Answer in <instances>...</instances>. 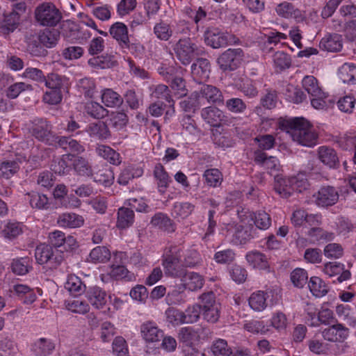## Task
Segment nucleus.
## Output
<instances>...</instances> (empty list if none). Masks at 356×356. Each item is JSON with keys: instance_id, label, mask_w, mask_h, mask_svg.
<instances>
[{"instance_id": "1", "label": "nucleus", "mask_w": 356, "mask_h": 356, "mask_svg": "<svg viewBox=\"0 0 356 356\" xmlns=\"http://www.w3.org/2000/svg\"><path fill=\"white\" fill-rule=\"evenodd\" d=\"M279 127L302 146L311 147L317 144L318 135L304 118H282L279 120Z\"/></svg>"}, {"instance_id": "2", "label": "nucleus", "mask_w": 356, "mask_h": 356, "mask_svg": "<svg viewBox=\"0 0 356 356\" xmlns=\"http://www.w3.org/2000/svg\"><path fill=\"white\" fill-rule=\"evenodd\" d=\"M58 24H51L40 30L36 37H26L28 50L34 56H44L47 51L44 48L51 49L55 47L60 39V31L56 27Z\"/></svg>"}, {"instance_id": "3", "label": "nucleus", "mask_w": 356, "mask_h": 356, "mask_svg": "<svg viewBox=\"0 0 356 356\" xmlns=\"http://www.w3.org/2000/svg\"><path fill=\"white\" fill-rule=\"evenodd\" d=\"M302 85L310 96L311 104L314 108L324 109L332 104V101L327 99V94L323 91L318 81L314 76H305L302 81Z\"/></svg>"}, {"instance_id": "4", "label": "nucleus", "mask_w": 356, "mask_h": 356, "mask_svg": "<svg viewBox=\"0 0 356 356\" xmlns=\"http://www.w3.org/2000/svg\"><path fill=\"white\" fill-rule=\"evenodd\" d=\"M181 248L172 246L163 255L162 265L165 275L172 277H179L183 275L181 265Z\"/></svg>"}, {"instance_id": "5", "label": "nucleus", "mask_w": 356, "mask_h": 356, "mask_svg": "<svg viewBox=\"0 0 356 356\" xmlns=\"http://www.w3.org/2000/svg\"><path fill=\"white\" fill-rule=\"evenodd\" d=\"M174 50L177 58L184 65H188L195 57L204 54L203 49L193 43L190 38L180 39Z\"/></svg>"}, {"instance_id": "6", "label": "nucleus", "mask_w": 356, "mask_h": 356, "mask_svg": "<svg viewBox=\"0 0 356 356\" xmlns=\"http://www.w3.org/2000/svg\"><path fill=\"white\" fill-rule=\"evenodd\" d=\"M205 42L214 49L236 44L237 37L227 32H222L218 29L211 27L204 33Z\"/></svg>"}, {"instance_id": "7", "label": "nucleus", "mask_w": 356, "mask_h": 356, "mask_svg": "<svg viewBox=\"0 0 356 356\" xmlns=\"http://www.w3.org/2000/svg\"><path fill=\"white\" fill-rule=\"evenodd\" d=\"M200 299L203 318L208 322L216 323L220 317V305L216 302L214 293H203Z\"/></svg>"}, {"instance_id": "8", "label": "nucleus", "mask_w": 356, "mask_h": 356, "mask_svg": "<svg viewBox=\"0 0 356 356\" xmlns=\"http://www.w3.org/2000/svg\"><path fill=\"white\" fill-rule=\"evenodd\" d=\"M36 22H60L62 15L51 2H43L35 9Z\"/></svg>"}, {"instance_id": "9", "label": "nucleus", "mask_w": 356, "mask_h": 356, "mask_svg": "<svg viewBox=\"0 0 356 356\" xmlns=\"http://www.w3.org/2000/svg\"><path fill=\"white\" fill-rule=\"evenodd\" d=\"M202 119L211 127H219L222 124L229 125L232 122V118L216 106H207L201 110Z\"/></svg>"}, {"instance_id": "10", "label": "nucleus", "mask_w": 356, "mask_h": 356, "mask_svg": "<svg viewBox=\"0 0 356 356\" xmlns=\"http://www.w3.org/2000/svg\"><path fill=\"white\" fill-rule=\"evenodd\" d=\"M56 252L57 250H54L51 245L40 244L35 249V259L40 264H49L50 268H56L63 261V257Z\"/></svg>"}, {"instance_id": "11", "label": "nucleus", "mask_w": 356, "mask_h": 356, "mask_svg": "<svg viewBox=\"0 0 356 356\" xmlns=\"http://www.w3.org/2000/svg\"><path fill=\"white\" fill-rule=\"evenodd\" d=\"M243 56V52L241 49H228L219 56L217 62L223 71H232L238 67Z\"/></svg>"}, {"instance_id": "12", "label": "nucleus", "mask_w": 356, "mask_h": 356, "mask_svg": "<svg viewBox=\"0 0 356 356\" xmlns=\"http://www.w3.org/2000/svg\"><path fill=\"white\" fill-rule=\"evenodd\" d=\"M316 204L322 207L335 204L339 198V191L332 186H323L314 195Z\"/></svg>"}, {"instance_id": "13", "label": "nucleus", "mask_w": 356, "mask_h": 356, "mask_svg": "<svg viewBox=\"0 0 356 356\" xmlns=\"http://www.w3.org/2000/svg\"><path fill=\"white\" fill-rule=\"evenodd\" d=\"M349 334V329L340 323H336L322 331V337L325 340L334 343L343 342Z\"/></svg>"}, {"instance_id": "14", "label": "nucleus", "mask_w": 356, "mask_h": 356, "mask_svg": "<svg viewBox=\"0 0 356 356\" xmlns=\"http://www.w3.org/2000/svg\"><path fill=\"white\" fill-rule=\"evenodd\" d=\"M275 11L277 14L285 19H294L296 22H303L306 20V16L305 13L295 6L289 2L284 1L279 3Z\"/></svg>"}, {"instance_id": "15", "label": "nucleus", "mask_w": 356, "mask_h": 356, "mask_svg": "<svg viewBox=\"0 0 356 356\" xmlns=\"http://www.w3.org/2000/svg\"><path fill=\"white\" fill-rule=\"evenodd\" d=\"M69 161H72V168L78 175L88 177L92 175V167L86 159L71 154L63 155V163Z\"/></svg>"}, {"instance_id": "16", "label": "nucleus", "mask_w": 356, "mask_h": 356, "mask_svg": "<svg viewBox=\"0 0 356 356\" xmlns=\"http://www.w3.org/2000/svg\"><path fill=\"white\" fill-rule=\"evenodd\" d=\"M140 333L143 339L147 343L159 341L163 337V331L159 329L156 323L147 321L140 325Z\"/></svg>"}, {"instance_id": "17", "label": "nucleus", "mask_w": 356, "mask_h": 356, "mask_svg": "<svg viewBox=\"0 0 356 356\" xmlns=\"http://www.w3.org/2000/svg\"><path fill=\"white\" fill-rule=\"evenodd\" d=\"M191 68L192 76L197 82L206 81L209 77L211 65L206 58H197Z\"/></svg>"}, {"instance_id": "18", "label": "nucleus", "mask_w": 356, "mask_h": 356, "mask_svg": "<svg viewBox=\"0 0 356 356\" xmlns=\"http://www.w3.org/2000/svg\"><path fill=\"white\" fill-rule=\"evenodd\" d=\"M198 93L201 99H205L208 103L220 105L224 102V97L219 88L213 85H202Z\"/></svg>"}, {"instance_id": "19", "label": "nucleus", "mask_w": 356, "mask_h": 356, "mask_svg": "<svg viewBox=\"0 0 356 356\" xmlns=\"http://www.w3.org/2000/svg\"><path fill=\"white\" fill-rule=\"evenodd\" d=\"M51 128V125L46 120L35 119L31 122L29 131L35 138L44 141L49 139Z\"/></svg>"}, {"instance_id": "20", "label": "nucleus", "mask_w": 356, "mask_h": 356, "mask_svg": "<svg viewBox=\"0 0 356 356\" xmlns=\"http://www.w3.org/2000/svg\"><path fill=\"white\" fill-rule=\"evenodd\" d=\"M60 29L63 36L70 42H80L88 37L79 24H63Z\"/></svg>"}, {"instance_id": "21", "label": "nucleus", "mask_w": 356, "mask_h": 356, "mask_svg": "<svg viewBox=\"0 0 356 356\" xmlns=\"http://www.w3.org/2000/svg\"><path fill=\"white\" fill-rule=\"evenodd\" d=\"M257 231L253 225H238L234 234V241L236 244H245L251 239L257 237Z\"/></svg>"}, {"instance_id": "22", "label": "nucleus", "mask_w": 356, "mask_h": 356, "mask_svg": "<svg viewBox=\"0 0 356 356\" xmlns=\"http://www.w3.org/2000/svg\"><path fill=\"white\" fill-rule=\"evenodd\" d=\"M56 222L60 227L72 229L81 227L84 224V218L75 213L66 212L60 214Z\"/></svg>"}, {"instance_id": "23", "label": "nucleus", "mask_w": 356, "mask_h": 356, "mask_svg": "<svg viewBox=\"0 0 356 356\" xmlns=\"http://www.w3.org/2000/svg\"><path fill=\"white\" fill-rule=\"evenodd\" d=\"M245 259L248 264L255 269L269 270L270 265L268 257L258 250L248 252L245 255Z\"/></svg>"}, {"instance_id": "24", "label": "nucleus", "mask_w": 356, "mask_h": 356, "mask_svg": "<svg viewBox=\"0 0 356 356\" xmlns=\"http://www.w3.org/2000/svg\"><path fill=\"white\" fill-rule=\"evenodd\" d=\"M254 161L261 167L271 170L277 171L280 163L278 159L275 156H268L267 154L261 149L254 152Z\"/></svg>"}, {"instance_id": "25", "label": "nucleus", "mask_w": 356, "mask_h": 356, "mask_svg": "<svg viewBox=\"0 0 356 356\" xmlns=\"http://www.w3.org/2000/svg\"><path fill=\"white\" fill-rule=\"evenodd\" d=\"M86 296L91 305L96 309L103 308L107 302L106 291L98 286L90 287Z\"/></svg>"}, {"instance_id": "26", "label": "nucleus", "mask_w": 356, "mask_h": 356, "mask_svg": "<svg viewBox=\"0 0 356 356\" xmlns=\"http://www.w3.org/2000/svg\"><path fill=\"white\" fill-rule=\"evenodd\" d=\"M85 131L90 138L96 140H105L110 136L107 125L102 121L88 124Z\"/></svg>"}, {"instance_id": "27", "label": "nucleus", "mask_w": 356, "mask_h": 356, "mask_svg": "<svg viewBox=\"0 0 356 356\" xmlns=\"http://www.w3.org/2000/svg\"><path fill=\"white\" fill-rule=\"evenodd\" d=\"M318 154L320 161L330 168H335L339 164L337 152L331 147L327 146L318 147Z\"/></svg>"}, {"instance_id": "28", "label": "nucleus", "mask_w": 356, "mask_h": 356, "mask_svg": "<svg viewBox=\"0 0 356 356\" xmlns=\"http://www.w3.org/2000/svg\"><path fill=\"white\" fill-rule=\"evenodd\" d=\"M26 161L25 157H17L15 160L3 161L0 164V175L9 179L15 175L20 168V165Z\"/></svg>"}, {"instance_id": "29", "label": "nucleus", "mask_w": 356, "mask_h": 356, "mask_svg": "<svg viewBox=\"0 0 356 356\" xmlns=\"http://www.w3.org/2000/svg\"><path fill=\"white\" fill-rule=\"evenodd\" d=\"M273 291L268 290L266 292L257 291L251 294L248 299L250 307L256 312H261L267 307L266 299L269 298V293Z\"/></svg>"}, {"instance_id": "30", "label": "nucleus", "mask_w": 356, "mask_h": 356, "mask_svg": "<svg viewBox=\"0 0 356 356\" xmlns=\"http://www.w3.org/2000/svg\"><path fill=\"white\" fill-rule=\"evenodd\" d=\"M183 286L191 291H197L202 288L204 279L202 275L195 272H188L182 279Z\"/></svg>"}, {"instance_id": "31", "label": "nucleus", "mask_w": 356, "mask_h": 356, "mask_svg": "<svg viewBox=\"0 0 356 356\" xmlns=\"http://www.w3.org/2000/svg\"><path fill=\"white\" fill-rule=\"evenodd\" d=\"M319 47L321 49L327 51H339L342 48L341 37L338 34L325 35L321 39Z\"/></svg>"}, {"instance_id": "32", "label": "nucleus", "mask_w": 356, "mask_h": 356, "mask_svg": "<svg viewBox=\"0 0 356 356\" xmlns=\"http://www.w3.org/2000/svg\"><path fill=\"white\" fill-rule=\"evenodd\" d=\"M24 232V225L18 222L8 221L3 226L1 234L7 240H13Z\"/></svg>"}, {"instance_id": "33", "label": "nucleus", "mask_w": 356, "mask_h": 356, "mask_svg": "<svg viewBox=\"0 0 356 356\" xmlns=\"http://www.w3.org/2000/svg\"><path fill=\"white\" fill-rule=\"evenodd\" d=\"M101 99L102 103L109 108L120 107L123 103V97L111 88L102 90Z\"/></svg>"}, {"instance_id": "34", "label": "nucleus", "mask_w": 356, "mask_h": 356, "mask_svg": "<svg viewBox=\"0 0 356 356\" xmlns=\"http://www.w3.org/2000/svg\"><path fill=\"white\" fill-rule=\"evenodd\" d=\"M307 236L311 243H318L333 240L334 234L321 227H314L307 232Z\"/></svg>"}, {"instance_id": "35", "label": "nucleus", "mask_w": 356, "mask_h": 356, "mask_svg": "<svg viewBox=\"0 0 356 356\" xmlns=\"http://www.w3.org/2000/svg\"><path fill=\"white\" fill-rule=\"evenodd\" d=\"M95 151L99 156L106 160L111 164L118 165L121 163L120 154L109 146L98 145Z\"/></svg>"}, {"instance_id": "36", "label": "nucleus", "mask_w": 356, "mask_h": 356, "mask_svg": "<svg viewBox=\"0 0 356 356\" xmlns=\"http://www.w3.org/2000/svg\"><path fill=\"white\" fill-rule=\"evenodd\" d=\"M30 206L38 210H47L51 207V202L46 195L36 192L27 193Z\"/></svg>"}, {"instance_id": "37", "label": "nucleus", "mask_w": 356, "mask_h": 356, "mask_svg": "<svg viewBox=\"0 0 356 356\" xmlns=\"http://www.w3.org/2000/svg\"><path fill=\"white\" fill-rule=\"evenodd\" d=\"M110 33L119 42L122 48L128 47V31L124 24H113L110 28Z\"/></svg>"}, {"instance_id": "38", "label": "nucleus", "mask_w": 356, "mask_h": 356, "mask_svg": "<svg viewBox=\"0 0 356 356\" xmlns=\"http://www.w3.org/2000/svg\"><path fill=\"white\" fill-rule=\"evenodd\" d=\"M337 316L351 327L356 326V318L353 309L348 305L339 304L335 309Z\"/></svg>"}, {"instance_id": "39", "label": "nucleus", "mask_w": 356, "mask_h": 356, "mask_svg": "<svg viewBox=\"0 0 356 356\" xmlns=\"http://www.w3.org/2000/svg\"><path fill=\"white\" fill-rule=\"evenodd\" d=\"M181 266L193 268L199 265L202 258L197 250L193 248L183 250L181 249Z\"/></svg>"}, {"instance_id": "40", "label": "nucleus", "mask_w": 356, "mask_h": 356, "mask_svg": "<svg viewBox=\"0 0 356 356\" xmlns=\"http://www.w3.org/2000/svg\"><path fill=\"white\" fill-rule=\"evenodd\" d=\"M43 83L49 89L60 90L67 88L68 85V80L66 77L60 76L56 73H50L47 76H44Z\"/></svg>"}, {"instance_id": "41", "label": "nucleus", "mask_w": 356, "mask_h": 356, "mask_svg": "<svg viewBox=\"0 0 356 356\" xmlns=\"http://www.w3.org/2000/svg\"><path fill=\"white\" fill-rule=\"evenodd\" d=\"M32 269V260L28 257L14 259L11 263L12 271L18 275H24Z\"/></svg>"}, {"instance_id": "42", "label": "nucleus", "mask_w": 356, "mask_h": 356, "mask_svg": "<svg viewBox=\"0 0 356 356\" xmlns=\"http://www.w3.org/2000/svg\"><path fill=\"white\" fill-rule=\"evenodd\" d=\"M134 221V213L132 209L121 207L118 211L116 226L119 229H126L132 225Z\"/></svg>"}, {"instance_id": "43", "label": "nucleus", "mask_w": 356, "mask_h": 356, "mask_svg": "<svg viewBox=\"0 0 356 356\" xmlns=\"http://www.w3.org/2000/svg\"><path fill=\"white\" fill-rule=\"evenodd\" d=\"M154 176L156 180L159 191L163 193L170 181V177L161 163H157L154 169Z\"/></svg>"}, {"instance_id": "44", "label": "nucleus", "mask_w": 356, "mask_h": 356, "mask_svg": "<svg viewBox=\"0 0 356 356\" xmlns=\"http://www.w3.org/2000/svg\"><path fill=\"white\" fill-rule=\"evenodd\" d=\"M339 79L347 83H356V65L346 63L338 70Z\"/></svg>"}, {"instance_id": "45", "label": "nucleus", "mask_w": 356, "mask_h": 356, "mask_svg": "<svg viewBox=\"0 0 356 356\" xmlns=\"http://www.w3.org/2000/svg\"><path fill=\"white\" fill-rule=\"evenodd\" d=\"M252 221H253L257 229L266 230L271 225V218L268 213L264 211H259L250 214Z\"/></svg>"}, {"instance_id": "46", "label": "nucleus", "mask_w": 356, "mask_h": 356, "mask_svg": "<svg viewBox=\"0 0 356 356\" xmlns=\"http://www.w3.org/2000/svg\"><path fill=\"white\" fill-rule=\"evenodd\" d=\"M275 192L282 197L287 198L294 192L290 178H277L274 185Z\"/></svg>"}, {"instance_id": "47", "label": "nucleus", "mask_w": 356, "mask_h": 356, "mask_svg": "<svg viewBox=\"0 0 356 356\" xmlns=\"http://www.w3.org/2000/svg\"><path fill=\"white\" fill-rule=\"evenodd\" d=\"M202 99L197 91H195L180 102L181 108L186 112H195L202 106Z\"/></svg>"}, {"instance_id": "48", "label": "nucleus", "mask_w": 356, "mask_h": 356, "mask_svg": "<svg viewBox=\"0 0 356 356\" xmlns=\"http://www.w3.org/2000/svg\"><path fill=\"white\" fill-rule=\"evenodd\" d=\"M86 113L95 119H102L108 114V111L99 103L90 101L86 104Z\"/></svg>"}, {"instance_id": "49", "label": "nucleus", "mask_w": 356, "mask_h": 356, "mask_svg": "<svg viewBox=\"0 0 356 356\" xmlns=\"http://www.w3.org/2000/svg\"><path fill=\"white\" fill-rule=\"evenodd\" d=\"M194 209V205L190 202H175L172 214L178 220H184L189 216Z\"/></svg>"}, {"instance_id": "50", "label": "nucleus", "mask_w": 356, "mask_h": 356, "mask_svg": "<svg viewBox=\"0 0 356 356\" xmlns=\"http://www.w3.org/2000/svg\"><path fill=\"white\" fill-rule=\"evenodd\" d=\"M65 306L68 311L79 314H85L90 311V306L87 302L79 298L66 300Z\"/></svg>"}, {"instance_id": "51", "label": "nucleus", "mask_w": 356, "mask_h": 356, "mask_svg": "<svg viewBox=\"0 0 356 356\" xmlns=\"http://www.w3.org/2000/svg\"><path fill=\"white\" fill-rule=\"evenodd\" d=\"M183 286L174 288L166 295L165 302L168 305H180L186 301V295Z\"/></svg>"}, {"instance_id": "52", "label": "nucleus", "mask_w": 356, "mask_h": 356, "mask_svg": "<svg viewBox=\"0 0 356 356\" xmlns=\"http://www.w3.org/2000/svg\"><path fill=\"white\" fill-rule=\"evenodd\" d=\"M151 224L161 229L168 232L174 230L171 219L163 213H156L151 220Z\"/></svg>"}, {"instance_id": "53", "label": "nucleus", "mask_w": 356, "mask_h": 356, "mask_svg": "<svg viewBox=\"0 0 356 356\" xmlns=\"http://www.w3.org/2000/svg\"><path fill=\"white\" fill-rule=\"evenodd\" d=\"M211 351L214 356H230L232 354V349L228 345L226 340L218 339L211 344Z\"/></svg>"}, {"instance_id": "54", "label": "nucleus", "mask_w": 356, "mask_h": 356, "mask_svg": "<svg viewBox=\"0 0 356 356\" xmlns=\"http://www.w3.org/2000/svg\"><path fill=\"white\" fill-rule=\"evenodd\" d=\"M311 293L316 297L324 296L327 293V287L318 277H312L308 283Z\"/></svg>"}, {"instance_id": "55", "label": "nucleus", "mask_w": 356, "mask_h": 356, "mask_svg": "<svg viewBox=\"0 0 356 356\" xmlns=\"http://www.w3.org/2000/svg\"><path fill=\"white\" fill-rule=\"evenodd\" d=\"M284 95L288 101L294 104H300L307 98V96L303 91L290 84L286 86L284 91Z\"/></svg>"}, {"instance_id": "56", "label": "nucleus", "mask_w": 356, "mask_h": 356, "mask_svg": "<svg viewBox=\"0 0 356 356\" xmlns=\"http://www.w3.org/2000/svg\"><path fill=\"white\" fill-rule=\"evenodd\" d=\"M55 348L54 343L50 339L40 338L33 344V349L36 355H47L51 354Z\"/></svg>"}, {"instance_id": "57", "label": "nucleus", "mask_w": 356, "mask_h": 356, "mask_svg": "<svg viewBox=\"0 0 356 356\" xmlns=\"http://www.w3.org/2000/svg\"><path fill=\"white\" fill-rule=\"evenodd\" d=\"M111 253L108 248L104 246H97L93 248L89 255L90 261L92 263H104L109 260Z\"/></svg>"}, {"instance_id": "58", "label": "nucleus", "mask_w": 356, "mask_h": 356, "mask_svg": "<svg viewBox=\"0 0 356 356\" xmlns=\"http://www.w3.org/2000/svg\"><path fill=\"white\" fill-rule=\"evenodd\" d=\"M294 191L302 193L309 188V183L307 175L304 172H299L295 176L289 177Z\"/></svg>"}, {"instance_id": "59", "label": "nucleus", "mask_w": 356, "mask_h": 356, "mask_svg": "<svg viewBox=\"0 0 356 356\" xmlns=\"http://www.w3.org/2000/svg\"><path fill=\"white\" fill-rule=\"evenodd\" d=\"M59 145L63 149L81 153L84 151V147L76 140L67 136H61L58 141Z\"/></svg>"}, {"instance_id": "60", "label": "nucleus", "mask_w": 356, "mask_h": 356, "mask_svg": "<svg viewBox=\"0 0 356 356\" xmlns=\"http://www.w3.org/2000/svg\"><path fill=\"white\" fill-rule=\"evenodd\" d=\"M152 97L156 99H162L170 104V106H173L175 101L173 100L171 92L169 88L163 84H159L155 86L152 93Z\"/></svg>"}, {"instance_id": "61", "label": "nucleus", "mask_w": 356, "mask_h": 356, "mask_svg": "<svg viewBox=\"0 0 356 356\" xmlns=\"http://www.w3.org/2000/svg\"><path fill=\"white\" fill-rule=\"evenodd\" d=\"M207 185L212 187L220 186L222 181V173L216 168L207 170L203 175Z\"/></svg>"}, {"instance_id": "62", "label": "nucleus", "mask_w": 356, "mask_h": 356, "mask_svg": "<svg viewBox=\"0 0 356 356\" xmlns=\"http://www.w3.org/2000/svg\"><path fill=\"white\" fill-rule=\"evenodd\" d=\"M77 86L79 91L84 94V95L89 98H92L95 94V83L93 79L90 78L81 79Z\"/></svg>"}, {"instance_id": "63", "label": "nucleus", "mask_w": 356, "mask_h": 356, "mask_svg": "<svg viewBox=\"0 0 356 356\" xmlns=\"http://www.w3.org/2000/svg\"><path fill=\"white\" fill-rule=\"evenodd\" d=\"M137 4V0H120L116 6L117 14L124 17L134 11Z\"/></svg>"}, {"instance_id": "64", "label": "nucleus", "mask_w": 356, "mask_h": 356, "mask_svg": "<svg viewBox=\"0 0 356 356\" xmlns=\"http://www.w3.org/2000/svg\"><path fill=\"white\" fill-rule=\"evenodd\" d=\"M32 86L24 82H17L10 85L6 90V96L10 99L17 98L19 94L25 90H31Z\"/></svg>"}]
</instances>
